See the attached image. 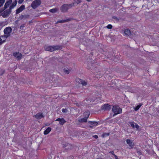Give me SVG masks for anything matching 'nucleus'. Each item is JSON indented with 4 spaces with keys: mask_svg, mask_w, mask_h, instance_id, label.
Segmentation results:
<instances>
[{
    "mask_svg": "<svg viewBox=\"0 0 159 159\" xmlns=\"http://www.w3.org/2000/svg\"><path fill=\"white\" fill-rule=\"evenodd\" d=\"M5 72V71L3 70L0 69V75H3Z\"/></svg>",
    "mask_w": 159,
    "mask_h": 159,
    "instance_id": "nucleus-31",
    "label": "nucleus"
},
{
    "mask_svg": "<svg viewBox=\"0 0 159 159\" xmlns=\"http://www.w3.org/2000/svg\"><path fill=\"white\" fill-rule=\"evenodd\" d=\"M12 30V29L11 27H7L4 29V33L8 37L10 36V33L11 32Z\"/></svg>",
    "mask_w": 159,
    "mask_h": 159,
    "instance_id": "nucleus-6",
    "label": "nucleus"
},
{
    "mask_svg": "<svg viewBox=\"0 0 159 159\" xmlns=\"http://www.w3.org/2000/svg\"><path fill=\"white\" fill-rule=\"evenodd\" d=\"M25 6L23 5H22L20 7L16 10V14H18L20 13L21 12L25 9Z\"/></svg>",
    "mask_w": 159,
    "mask_h": 159,
    "instance_id": "nucleus-9",
    "label": "nucleus"
},
{
    "mask_svg": "<svg viewBox=\"0 0 159 159\" xmlns=\"http://www.w3.org/2000/svg\"><path fill=\"white\" fill-rule=\"evenodd\" d=\"M11 12V10L10 9H7L4 11L1 14V15L3 17L6 18L8 17L10 15Z\"/></svg>",
    "mask_w": 159,
    "mask_h": 159,
    "instance_id": "nucleus-5",
    "label": "nucleus"
},
{
    "mask_svg": "<svg viewBox=\"0 0 159 159\" xmlns=\"http://www.w3.org/2000/svg\"><path fill=\"white\" fill-rule=\"evenodd\" d=\"M74 5V3L70 4H64L62 6L60 10L62 12H66L68 11L69 8H70Z\"/></svg>",
    "mask_w": 159,
    "mask_h": 159,
    "instance_id": "nucleus-1",
    "label": "nucleus"
},
{
    "mask_svg": "<svg viewBox=\"0 0 159 159\" xmlns=\"http://www.w3.org/2000/svg\"><path fill=\"white\" fill-rule=\"evenodd\" d=\"M4 42V41H2V39L0 37V45L2 44Z\"/></svg>",
    "mask_w": 159,
    "mask_h": 159,
    "instance_id": "nucleus-37",
    "label": "nucleus"
},
{
    "mask_svg": "<svg viewBox=\"0 0 159 159\" xmlns=\"http://www.w3.org/2000/svg\"><path fill=\"white\" fill-rule=\"evenodd\" d=\"M17 2L16 0L14 1L13 2L12 4L10 6L9 8L11 10L16 5Z\"/></svg>",
    "mask_w": 159,
    "mask_h": 159,
    "instance_id": "nucleus-15",
    "label": "nucleus"
},
{
    "mask_svg": "<svg viewBox=\"0 0 159 159\" xmlns=\"http://www.w3.org/2000/svg\"><path fill=\"white\" fill-rule=\"evenodd\" d=\"M22 17H23L24 16L23 15H22Z\"/></svg>",
    "mask_w": 159,
    "mask_h": 159,
    "instance_id": "nucleus-55",
    "label": "nucleus"
},
{
    "mask_svg": "<svg viewBox=\"0 0 159 159\" xmlns=\"http://www.w3.org/2000/svg\"><path fill=\"white\" fill-rule=\"evenodd\" d=\"M137 153L139 155H141L142 154L141 151L140 150H137Z\"/></svg>",
    "mask_w": 159,
    "mask_h": 159,
    "instance_id": "nucleus-33",
    "label": "nucleus"
},
{
    "mask_svg": "<svg viewBox=\"0 0 159 159\" xmlns=\"http://www.w3.org/2000/svg\"><path fill=\"white\" fill-rule=\"evenodd\" d=\"M61 111H62L63 113H66L67 111V109L64 108L62 109Z\"/></svg>",
    "mask_w": 159,
    "mask_h": 159,
    "instance_id": "nucleus-35",
    "label": "nucleus"
},
{
    "mask_svg": "<svg viewBox=\"0 0 159 159\" xmlns=\"http://www.w3.org/2000/svg\"><path fill=\"white\" fill-rule=\"evenodd\" d=\"M100 72H101L100 71V72H97V73H95V75H96L97 76H96L97 78H100V76H102V75H103V74L102 73L101 74V73Z\"/></svg>",
    "mask_w": 159,
    "mask_h": 159,
    "instance_id": "nucleus-24",
    "label": "nucleus"
},
{
    "mask_svg": "<svg viewBox=\"0 0 159 159\" xmlns=\"http://www.w3.org/2000/svg\"><path fill=\"white\" fill-rule=\"evenodd\" d=\"M24 0H19L18 3L19 4H21L24 1Z\"/></svg>",
    "mask_w": 159,
    "mask_h": 159,
    "instance_id": "nucleus-38",
    "label": "nucleus"
},
{
    "mask_svg": "<svg viewBox=\"0 0 159 159\" xmlns=\"http://www.w3.org/2000/svg\"><path fill=\"white\" fill-rule=\"evenodd\" d=\"M41 3V2L40 0H35L31 3V6L33 9H35L40 5Z\"/></svg>",
    "mask_w": 159,
    "mask_h": 159,
    "instance_id": "nucleus-4",
    "label": "nucleus"
},
{
    "mask_svg": "<svg viewBox=\"0 0 159 159\" xmlns=\"http://www.w3.org/2000/svg\"><path fill=\"white\" fill-rule=\"evenodd\" d=\"M93 137L95 139H97L98 138V136L97 135H94L93 136Z\"/></svg>",
    "mask_w": 159,
    "mask_h": 159,
    "instance_id": "nucleus-43",
    "label": "nucleus"
},
{
    "mask_svg": "<svg viewBox=\"0 0 159 159\" xmlns=\"http://www.w3.org/2000/svg\"><path fill=\"white\" fill-rule=\"evenodd\" d=\"M107 27L108 29H111L112 28V26L111 25L109 24L107 25Z\"/></svg>",
    "mask_w": 159,
    "mask_h": 159,
    "instance_id": "nucleus-34",
    "label": "nucleus"
},
{
    "mask_svg": "<svg viewBox=\"0 0 159 159\" xmlns=\"http://www.w3.org/2000/svg\"><path fill=\"white\" fill-rule=\"evenodd\" d=\"M75 1V2L77 4H79L80 3L81 1L82 0H74Z\"/></svg>",
    "mask_w": 159,
    "mask_h": 159,
    "instance_id": "nucleus-32",
    "label": "nucleus"
},
{
    "mask_svg": "<svg viewBox=\"0 0 159 159\" xmlns=\"http://www.w3.org/2000/svg\"><path fill=\"white\" fill-rule=\"evenodd\" d=\"M43 113H38L37 114L35 115V117L38 120L41 119L42 118L44 117V116L43 115Z\"/></svg>",
    "mask_w": 159,
    "mask_h": 159,
    "instance_id": "nucleus-11",
    "label": "nucleus"
},
{
    "mask_svg": "<svg viewBox=\"0 0 159 159\" xmlns=\"http://www.w3.org/2000/svg\"><path fill=\"white\" fill-rule=\"evenodd\" d=\"M112 111L113 113H118L121 114L122 113V109L119 106L114 105L112 107Z\"/></svg>",
    "mask_w": 159,
    "mask_h": 159,
    "instance_id": "nucleus-3",
    "label": "nucleus"
},
{
    "mask_svg": "<svg viewBox=\"0 0 159 159\" xmlns=\"http://www.w3.org/2000/svg\"><path fill=\"white\" fill-rule=\"evenodd\" d=\"M90 114V112H89V111H85V112L84 113V117H86V118L88 119Z\"/></svg>",
    "mask_w": 159,
    "mask_h": 159,
    "instance_id": "nucleus-21",
    "label": "nucleus"
},
{
    "mask_svg": "<svg viewBox=\"0 0 159 159\" xmlns=\"http://www.w3.org/2000/svg\"><path fill=\"white\" fill-rule=\"evenodd\" d=\"M76 105L77 106H78V107H79L80 106V105L78 103H76Z\"/></svg>",
    "mask_w": 159,
    "mask_h": 159,
    "instance_id": "nucleus-48",
    "label": "nucleus"
},
{
    "mask_svg": "<svg viewBox=\"0 0 159 159\" xmlns=\"http://www.w3.org/2000/svg\"><path fill=\"white\" fill-rule=\"evenodd\" d=\"M5 2V0H0V7L3 5Z\"/></svg>",
    "mask_w": 159,
    "mask_h": 159,
    "instance_id": "nucleus-29",
    "label": "nucleus"
},
{
    "mask_svg": "<svg viewBox=\"0 0 159 159\" xmlns=\"http://www.w3.org/2000/svg\"><path fill=\"white\" fill-rule=\"evenodd\" d=\"M51 130V128L50 127H48L44 132V134L45 135L48 134Z\"/></svg>",
    "mask_w": 159,
    "mask_h": 159,
    "instance_id": "nucleus-18",
    "label": "nucleus"
},
{
    "mask_svg": "<svg viewBox=\"0 0 159 159\" xmlns=\"http://www.w3.org/2000/svg\"><path fill=\"white\" fill-rule=\"evenodd\" d=\"M88 123L91 125L94 126H97L98 124V122L96 121H89Z\"/></svg>",
    "mask_w": 159,
    "mask_h": 159,
    "instance_id": "nucleus-19",
    "label": "nucleus"
},
{
    "mask_svg": "<svg viewBox=\"0 0 159 159\" xmlns=\"http://www.w3.org/2000/svg\"><path fill=\"white\" fill-rule=\"evenodd\" d=\"M1 30V29H0V30Z\"/></svg>",
    "mask_w": 159,
    "mask_h": 159,
    "instance_id": "nucleus-57",
    "label": "nucleus"
},
{
    "mask_svg": "<svg viewBox=\"0 0 159 159\" xmlns=\"http://www.w3.org/2000/svg\"><path fill=\"white\" fill-rule=\"evenodd\" d=\"M113 18L114 19H115V20H118V18H117L116 17V16H113Z\"/></svg>",
    "mask_w": 159,
    "mask_h": 159,
    "instance_id": "nucleus-47",
    "label": "nucleus"
},
{
    "mask_svg": "<svg viewBox=\"0 0 159 159\" xmlns=\"http://www.w3.org/2000/svg\"><path fill=\"white\" fill-rule=\"evenodd\" d=\"M66 122V121L64 119L62 118L61 120L59 122V124L61 125H63Z\"/></svg>",
    "mask_w": 159,
    "mask_h": 159,
    "instance_id": "nucleus-22",
    "label": "nucleus"
},
{
    "mask_svg": "<svg viewBox=\"0 0 159 159\" xmlns=\"http://www.w3.org/2000/svg\"><path fill=\"white\" fill-rule=\"evenodd\" d=\"M114 156L115 157V158L116 159H119L118 157L115 154L114 155Z\"/></svg>",
    "mask_w": 159,
    "mask_h": 159,
    "instance_id": "nucleus-46",
    "label": "nucleus"
},
{
    "mask_svg": "<svg viewBox=\"0 0 159 159\" xmlns=\"http://www.w3.org/2000/svg\"><path fill=\"white\" fill-rule=\"evenodd\" d=\"M89 127L91 128H93V127L91 125H89Z\"/></svg>",
    "mask_w": 159,
    "mask_h": 159,
    "instance_id": "nucleus-50",
    "label": "nucleus"
},
{
    "mask_svg": "<svg viewBox=\"0 0 159 159\" xmlns=\"http://www.w3.org/2000/svg\"><path fill=\"white\" fill-rule=\"evenodd\" d=\"M109 153H111V154H112V155H114L115 154H114V151H110L109 152Z\"/></svg>",
    "mask_w": 159,
    "mask_h": 159,
    "instance_id": "nucleus-41",
    "label": "nucleus"
},
{
    "mask_svg": "<svg viewBox=\"0 0 159 159\" xmlns=\"http://www.w3.org/2000/svg\"><path fill=\"white\" fill-rule=\"evenodd\" d=\"M81 84L83 86H86L87 84V83L85 81L82 80Z\"/></svg>",
    "mask_w": 159,
    "mask_h": 159,
    "instance_id": "nucleus-30",
    "label": "nucleus"
},
{
    "mask_svg": "<svg viewBox=\"0 0 159 159\" xmlns=\"http://www.w3.org/2000/svg\"><path fill=\"white\" fill-rule=\"evenodd\" d=\"M91 100V101L90 102H93V100Z\"/></svg>",
    "mask_w": 159,
    "mask_h": 159,
    "instance_id": "nucleus-51",
    "label": "nucleus"
},
{
    "mask_svg": "<svg viewBox=\"0 0 159 159\" xmlns=\"http://www.w3.org/2000/svg\"><path fill=\"white\" fill-rule=\"evenodd\" d=\"M114 114L113 115V116H115L117 114H120V113H114Z\"/></svg>",
    "mask_w": 159,
    "mask_h": 159,
    "instance_id": "nucleus-45",
    "label": "nucleus"
},
{
    "mask_svg": "<svg viewBox=\"0 0 159 159\" xmlns=\"http://www.w3.org/2000/svg\"><path fill=\"white\" fill-rule=\"evenodd\" d=\"M62 145L63 147L64 148H66L67 146H70V148H71V145L67 143H63Z\"/></svg>",
    "mask_w": 159,
    "mask_h": 159,
    "instance_id": "nucleus-17",
    "label": "nucleus"
},
{
    "mask_svg": "<svg viewBox=\"0 0 159 159\" xmlns=\"http://www.w3.org/2000/svg\"><path fill=\"white\" fill-rule=\"evenodd\" d=\"M88 2H91L92 0H86Z\"/></svg>",
    "mask_w": 159,
    "mask_h": 159,
    "instance_id": "nucleus-49",
    "label": "nucleus"
},
{
    "mask_svg": "<svg viewBox=\"0 0 159 159\" xmlns=\"http://www.w3.org/2000/svg\"><path fill=\"white\" fill-rule=\"evenodd\" d=\"M49 125H46V126Z\"/></svg>",
    "mask_w": 159,
    "mask_h": 159,
    "instance_id": "nucleus-52",
    "label": "nucleus"
},
{
    "mask_svg": "<svg viewBox=\"0 0 159 159\" xmlns=\"http://www.w3.org/2000/svg\"><path fill=\"white\" fill-rule=\"evenodd\" d=\"M2 27V23L0 22V29H1Z\"/></svg>",
    "mask_w": 159,
    "mask_h": 159,
    "instance_id": "nucleus-40",
    "label": "nucleus"
},
{
    "mask_svg": "<svg viewBox=\"0 0 159 159\" xmlns=\"http://www.w3.org/2000/svg\"><path fill=\"white\" fill-rule=\"evenodd\" d=\"M58 10V9L55 8H52L49 10V11L51 13H54L56 12Z\"/></svg>",
    "mask_w": 159,
    "mask_h": 159,
    "instance_id": "nucleus-23",
    "label": "nucleus"
},
{
    "mask_svg": "<svg viewBox=\"0 0 159 159\" xmlns=\"http://www.w3.org/2000/svg\"><path fill=\"white\" fill-rule=\"evenodd\" d=\"M54 96V95H52V96H51V98H52V99H57V97H56V98H54L53 97Z\"/></svg>",
    "mask_w": 159,
    "mask_h": 159,
    "instance_id": "nucleus-44",
    "label": "nucleus"
},
{
    "mask_svg": "<svg viewBox=\"0 0 159 159\" xmlns=\"http://www.w3.org/2000/svg\"><path fill=\"white\" fill-rule=\"evenodd\" d=\"M57 99V100L59 99V98H58Z\"/></svg>",
    "mask_w": 159,
    "mask_h": 159,
    "instance_id": "nucleus-56",
    "label": "nucleus"
},
{
    "mask_svg": "<svg viewBox=\"0 0 159 159\" xmlns=\"http://www.w3.org/2000/svg\"><path fill=\"white\" fill-rule=\"evenodd\" d=\"M12 1H10L7 0L6 2L5 3V4L4 6V8L5 9L7 8V7H8L10 5L11 3L12 2Z\"/></svg>",
    "mask_w": 159,
    "mask_h": 159,
    "instance_id": "nucleus-13",
    "label": "nucleus"
},
{
    "mask_svg": "<svg viewBox=\"0 0 159 159\" xmlns=\"http://www.w3.org/2000/svg\"><path fill=\"white\" fill-rule=\"evenodd\" d=\"M13 56L18 60H20L22 57V55L19 52H15L13 53Z\"/></svg>",
    "mask_w": 159,
    "mask_h": 159,
    "instance_id": "nucleus-8",
    "label": "nucleus"
},
{
    "mask_svg": "<svg viewBox=\"0 0 159 159\" xmlns=\"http://www.w3.org/2000/svg\"><path fill=\"white\" fill-rule=\"evenodd\" d=\"M70 20L69 19H67L66 20H59L57 21V23H64L65 22L67 21H69Z\"/></svg>",
    "mask_w": 159,
    "mask_h": 159,
    "instance_id": "nucleus-25",
    "label": "nucleus"
},
{
    "mask_svg": "<svg viewBox=\"0 0 159 159\" xmlns=\"http://www.w3.org/2000/svg\"><path fill=\"white\" fill-rule=\"evenodd\" d=\"M61 47L60 46H49L45 48V50L51 52H53L56 50L61 49Z\"/></svg>",
    "mask_w": 159,
    "mask_h": 159,
    "instance_id": "nucleus-2",
    "label": "nucleus"
},
{
    "mask_svg": "<svg viewBox=\"0 0 159 159\" xmlns=\"http://www.w3.org/2000/svg\"><path fill=\"white\" fill-rule=\"evenodd\" d=\"M143 105V103H139L138 105L135 107H134V108L135 111H137L139 110L141 107Z\"/></svg>",
    "mask_w": 159,
    "mask_h": 159,
    "instance_id": "nucleus-14",
    "label": "nucleus"
},
{
    "mask_svg": "<svg viewBox=\"0 0 159 159\" xmlns=\"http://www.w3.org/2000/svg\"><path fill=\"white\" fill-rule=\"evenodd\" d=\"M75 81L77 83L79 84H81L82 82V80L78 78H77L75 79Z\"/></svg>",
    "mask_w": 159,
    "mask_h": 159,
    "instance_id": "nucleus-28",
    "label": "nucleus"
},
{
    "mask_svg": "<svg viewBox=\"0 0 159 159\" xmlns=\"http://www.w3.org/2000/svg\"><path fill=\"white\" fill-rule=\"evenodd\" d=\"M67 148H65V151H66V152H67V150H69V149H71L68 148H70V146H67Z\"/></svg>",
    "mask_w": 159,
    "mask_h": 159,
    "instance_id": "nucleus-39",
    "label": "nucleus"
},
{
    "mask_svg": "<svg viewBox=\"0 0 159 159\" xmlns=\"http://www.w3.org/2000/svg\"><path fill=\"white\" fill-rule=\"evenodd\" d=\"M111 109V105L108 104H105L102 107V109L104 111H109Z\"/></svg>",
    "mask_w": 159,
    "mask_h": 159,
    "instance_id": "nucleus-7",
    "label": "nucleus"
},
{
    "mask_svg": "<svg viewBox=\"0 0 159 159\" xmlns=\"http://www.w3.org/2000/svg\"><path fill=\"white\" fill-rule=\"evenodd\" d=\"M70 70H69L67 68L64 69L63 70V71L64 73L66 74H69L70 73Z\"/></svg>",
    "mask_w": 159,
    "mask_h": 159,
    "instance_id": "nucleus-26",
    "label": "nucleus"
},
{
    "mask_svg": "<svg viewBox=\"0 0 159 159\" xmlns=\"http://www.w3.org/2000/svg\"><path fill=\"white\" fill-rule=\"evenodd\" d=\"M128 123L130 124L131 126L133 128H136L137 129L139 128V126L134 122H129Z\"/></svg>",
    "mask_w": 159,
    "mask_h": 159,
    "instance_id": "nucleus-10",
    "label": "nucleus"
},
{
    "mask_svg": "<svg viewBox=\"0 0 159 159\" xmlns=\"http://www.w3.org/2000/svg\"><path fill=\"white\" fill-rule=\"evenodd\" d=\"M87 119L88 118H86L85 117H84V118L79 119V121L80 123L86 122L87 121Z\"/></svg>",
    "mask_w": 159,
    "mask_h": 159,
    "instance_id": "nucleus-20",
    "label": "nucleus"
},
{
    "mask_svg": "<svg viewBox=\"0 0 159 159\" xmlns=\"http://www.w3.org/2000/svg\"><path fill=\"white\" fill-rule=\"evenodd\" d=\"M101 159H101L98 158V159Z\"/></svg>",
    "mask_w": 159,
    "mask_h": 159,
    "instance_id": "nucleus-54",
    "label": "nucleus"
},
{
    "mask_svg": "<svg viewBox=\"0 0 159 159\" xmlns=\"http://www.w3.org/2000/svg\"><path fill=\"white\" fill-rule=\"evenodd\" d=\"M126 143L129 144V147H130V149L133 148L134 146V143L129 139H127L126 140Z\"/></svg>",
    "mask_w": 159,
    "mask_h": 159,
    "instance_id": "nucleus-12",
    "label": "nucleus"
},
{
    "mask_svg": "<svg viewBox=\"0 0 159 159\" xmlns=\"http://www.w3.org/2000/svg\"><path fill=\"white\" fill-rule=\"evenodd\" d=\"M61 118H58L56 120V121L60 122L61 120Z\"/></svg>",
    "mask_w": 159,
    "mask_h": 159,
    "instance_id": "nucleus-42",
    "label": "nucleus"
},
{
    "mask_svg": "<svg viewBox=\"0 0 159 159\" xmlns=\"http://www.w3.org/2000/svg\"><path fill=\"white\" fill-rule=\"evenodd\" d=\"M25 26V24H23L20 27V29H23V28H24Z\"/></svg>",
    "mask_w": 159,
    "mask_h": 159,
    "instance_id": "nucleus-36",
    "label": "nucleus"
},
{
    "mask_svg": "<svg viewBox=\"0 0 159 159\" xmlns=\"http://www.w3.org/2000/svg\"><path fill=\"white\" fill-rule=\"evenodd\" d=\"M110 134V133H103L102 134V137H103V138H105V137H106L107 136H109Z\"/></svg>",
    "mask_w": 159,
    "mask_h": 159,
    "instance_id": "nucleus-27",
    "label": "nucleus"
},
{
    "mask_svg": "<svg viewBox=\"0 0 159 159\" xmlns=\"http://www.w3.org/2000/svg\"><path fill=\"white\" fill-rule=\"evenodd\" d=\"M56 95L57 96H57V94H56Z\"/></svg>",
    "mask_w": 159,
    "mask_h": 159,
    "instance_id": "nucleus-53",
    "label": "nucleus"
},
{
    "mask_svg": "<svg viewBox=\"0 0 159 159\" xmlns=\"http://www.w3.org/2000/svg\"><path fill=\"white\" fill-rule=\"evenodd\" d=\"M124 32L125 35L129 36L131 34V32L129 29H125Z\"/></svg>",
    "mask_w": 159,
    "mask_h": 159,
    "instance_id": "nucleus-16",
    "label": "nucleus"
}]
</instances>
